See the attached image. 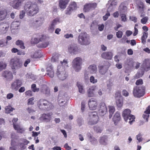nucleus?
I'll return each mask as SVG.
<instances>
[{
  "label": "nucleus",
  "mask_w": 150,
  "mask_h": 150,
  "mask_svg": "<svg viewBox=\"0 0 150 150\" xmlns=\"http://www.w3.org/2000/svg\"><path fill=\"white\" fill-rule=\"evenodd\" d=\"M109 66L110 63L109 62L104 61L98 66L99 73L102 75L105 74L108 71Z\"/></svg>",
  "instance_id": "obj_8"
},
{
  "label": "nucleus",
  "mask_w": 150,
  "mask_h": 150,
  "mask_svg": "<svg viewBox=\"0 0 150 150\" xmlns=\"http://www.w3.org/2000/svg\"><path fill=\"white\" fill-rule=\"evenodd\" d=\"M113 85L112 82L109 80L107 83V87L108 89H110L111 87Z\"/></svg>",
  "instance_id": "obj_63"
},
{
  "label": "nucleus",
  "mask_w": 150,
  "mask_h": 150,
  "mask_svg": "<svg viewBox=\"0 0 150 150\" xmlns=\"http://www.w3.org/2000/svg\"><path fill=\"white\" fill-rule=\"evenodd\" d=\"M99 112L100 115L101 116H104L106 113L107 108L104 103H101L100 104Z\"/></svg>",
  "instance_id": "obj_18"
},
{
  "label": "nucleus",
  "mask_w": 150,
  "mask_h": 150,
  "mask_svg": "<svg viewBox=\"0 0 150 150\" xmlns=\"http://www.w3.org/2000/svg\"><path fill=\"white\" fill-rule=\"evenodd\" d=\"M109 108V118L110 119L112 117V115L115 111V109L114 106H108Z\"/></svg>",
  "instance_id": "obj_35"
},
{
  "label": "nucleus",
  "mask_w": 150,
  "mask_h": 150,
  "mask_svg": "<svg viewBox=\"0 0 150 150\" xmlns=\"http://www.w3.org/2000/svg\"><path fill=\"white\" fill-rule=\"evenodd\" d=\"M40 37L39 38H32L31 40V44H35L40 42Z\"/></svg>",
  "instance_id": "obj_40"
},
{
  "label": "nucleus",
  "mask_w": 150,
  "mask_h": 150,
  "mask_svg": "<svg viewBox=\"0 0 150 150\" xmlns=\"http://www.w3.org/2000/svg\"><path fill=\"white\" fill-rule=\"evenodd\" d=\"M90 4L92 10L94 9L97 7V4L96 3H90Z\"/></svg>",
  "instance_id": "obj_58"
},
{
  "label": "nucleus",
  "mask_w": 150,
  "mask_h": 150,
  "mask_svg": "<svg viewBox=\"0 0 150 150\" xmlns=\"http://www.w3.org/2000/svg\"><path fill=\"white\" fill-rule=\"evenodd\" d=\"M8 43V42L6 41L5 42V40L4 39H1L0 40V47H4L6 46Z\"/></svg>",
  "instance_id": "obj_51"
},
{
  "label": "nucleus",
  "mask_w": 150,
  "mask_h": 150,
  "mask_svg": "<svg viewBox=\"0 0 150 150\" xmlns=\"http://www.w3.org/2000/svg\"><path fill=\"white\" fill-rule=\"evenodd\" d=\"M148 19L149 18L148 17H145L141 19V22L143 24H145L146 23Z\"/></svg>",
  "instance_id": "obj_59"
},
{
  "label": "nucleus",
  "mask_w": 150,
  "mask_h": 150,
  "mask_svg": "<svg viewBox=\"0 0 150 150\" xmlns=\"http://www.w3.org/2000/svg\"><path fill=\"white\" fill-rule=\"evenodd\" d=\"M40 91L43 94L46 96H48L50 94V90L49 88L45 85H43L42 86Z\"/></svg>",
  "instance_id": "obj_25"
},
{
  "label": "nucleus",
  "mask_w": 150,
  "mask_h": 150,
  "mask_svg": "<svg viewBox=\"0 0 150 150\" xmlns=\"http://www.w3.org/2000/svg\"><path fill=\"white\" fill-rule=\"evenodd\" d=\"M125 64L126 65H128L129 67H131L132 66V62L130 59H127L126 61Z\"/></svg>",
  "instance_id": "obj_60"
},
{
  "label": "nucleus",
  "mask_w": 150,
  "mask_h": 150,
  "mask_svg": "<svg viewBox=\"0 0 150 150\" xmlns=\"http://www.w3.org/2000/svg\"><path fill=\"white\" fill-rule=\"evenodd\" d=\"M22 84V81L21 80H16L11 83V88L13 90H17L21 86Z\"/></svg>",
  "instance_id": "obj_15"
},
{
  "label": "nucleus",
  "mask_w": 150,
  "mask_h": 150,
  "mask_svg": "<svg viewBox=\"0 0 150 150\" xmlns=\"http://www.w3.org/2000/svg\"><path fill=\"white\" fill-rule=\"evenodd\" d=\"M110 14L108 12H107L105 15L103 16V19L104 21H106L108 18V17L110 16Z\"/></svg>",
  "instance_id": "obj_64"
},
{
  "label": "nucleus",
  "mask_w": 150,
  "mask_h": 150,
  "mask_svg": "<svg viewBox=\"0 0 150 150\" xmlns=\"http://www.w3.org/2000/svg\"><path fill=\"white\" fill-rule=\"evenodd\" d=\"M113 56V52H104L101 55L103 58L108 60H111Z\"/></svg>",
  "instance_id": "obj_19"
},
{
  "label": "nucleus",
  "mask_w": 150,
  "mask_h": 150,
  "mask_svg": "<svg viewBox=\"0 0 150 150\" xmlns=\"http://www.w3.org/2000/svg\"><path fill=\"white\" fill-rule=\"evenodd\" d=\"M91 8V7L90 3L86 4L84 6L83 11L85 12H87L91 11L92 10Z\"/></svg>",
  "instance_id": "obj_38"
},
{
  "label": "nucleus",
  "mask_w": 150,
  "mask_h": 150,
  "mask_svg": "<svg viewBox=\"0 0 150 150\" xmlns=\"http://www.w3.org/2000/svg\"><path fill=\"white\" fill-rule=\"evenodd\" d=\"M142 67L144 70L146 71H148L150 69V64H149L147 63L146 64L144 63Z\"/></svg>",
  "instance_id": "obj_43"
},
{
  "label": "nucleus",
  "mask_w": 150,
  "mask_h": 150,
  "mask_svg": "<svg viewBox=\"0 0 150 150\" xmlns=\"http://www.w3.org/2000/svg\"><path fill=\"white\" fill-rule=\"evenodd\" d=\"M14 110V109L11 106H8L5 108V112L7 114L11 113Z\"/></svg>",
  "instance_id": "obj_42"
},
{
  "label": "nucleus",
  "mask_w": 150,
  "mask_h": 150,
  "mask_svg": "<svg viewBox=\"0 0 150 150\" xmlns=\"http://www.w3.org/2000/svg\"><path fill=\"white\" fill-rule=\"evenodd\" d=\"M31 88L33 91L34 92H38L39 91V88H37L35 84H33L32 85Z\"/></svg>",
  "instance_id": "obj_49"
},
{
  "label": "nucleus",
  "mask_w": 150,
  "mask_h": 150,
  "mask_svg": "<svg viewBox=\"0 0 150 150\" xmlns=\"http://www.w3.org/2000/svg\"><path fill=\"white\" fill-rule=\"evenodd\" d=\"M89 140L91 143L93 144H96L97 142L96 139L94 137H92Z\"/></svg>",
  "instance_id": "obj_61"
},
{
  "label": "nucleus",
  "mask_w": 150,
  "mask_h": 150,
  "mask_svg": "<svg viewBox=\"0 0 150 150\" xmlns=\"http://www.w3.org/2000/svg\"><path fill=\"white\" fill-rule=\"evenodd\" d=\"M122 35L123 33L122 31L119 30L116 33V36L118 38H121Z\"/></svg>",
  "instance_id": "obj_57"
},
{
  "label": "nucleus",
  "mask_w": 150,
  "mask_h": 150,
  "mask_svg": "<svg viewBox=\"0 0 150 150\" xmlns=\"http://www.w3.org/2000/svg\"><path fill=\"white\" fill-rule=\"evenodd\" d=\"M6 66V64L4 62H0V72L5 69Z\"/></svg>",
  "instance_id": "obj_48"
},
{
  "label": "nucleus",
  "mask_w": 150,
  "mask_h": 150,
  "mask_svg": "<svg viewBox=\"0 0 150 150\" xmlns=\"http://www.w3.org/2000/svg\"><path fill=\"white\" fill-rule=\"evenodd\" d=\"M77 86L79 89V92L81 93L84 94L85 91L83 84L79 82H78L77 83Z\"/></svg>",
  "instance_id": "obj_28"
},
{
  "label": "nucleus",
  "mask_w": 150,
  "mask_h": 150,
  "mask_svg": "<svg viewBox=\"0 0 150 150\" xmlns=\"http://www.w3.org/2000/svg\"><path fill=\"white\" fill-rule=\"evenodd\" d=\"M89 118L88 124V125H92L96 124L98 121L99 117L97 113L95 112H90L89 114Z\"/></svg>",
  "instance_id": "obj_7"
},
{
  "label": "nucleus",
  "mask_w": 150,
  "mask_h": 150,
  "mask_svg": "<svg viewBox=\"0 0 150 150\" xmlns=\"http://www.w3.org/2000/svg\"><path fill=\"white\" fill-rule=\"evenodd\" d=\"M119 9L120 14H121L126 12L127 10V8L126 6L121 4L119 7Z\"/></svg>",
  "instance_id": "obj_34"
},
{
  "label": "nucleus",
  "mask_w": 150,
  "mask_h": 150,
  "mask_svg": "<svg viewBox=\"0 0 150 150\" xmlns=\"http://www.w3.org/2000/svg\"><path fill=\"white\" fill-rule=\"evenodd\" d=\"M46 69L47 75L51 78L53 77L54 76V70L51 64H49L47 65Z\"/></svg>",
  "instance_id": "obj_17"
},
{
  "label": "nucleus",
  "mask_w": 150,
  "mask_h": 150,
  "mask_svg": "<svg viewBox=\"0 0 150 150\" xmlns=\"http://www.w3.org/2000/svg\"><path fill=\"white\" fill-rule=\"evenodd\" d=\"M26 11L24 10H22L20 11L19 16L20 19L23 18L25 15Z\"/></svg>",
  "instance_id": "obj_56"
},
{
  "label": "nucleus",
  "mask_w": 150,
  "mask_h": 150,
  "mask_svg": "<svg viewBox=\"0 0 150 150\" xmlns=\"http://www.w3.org/2000/svg\"><path fill=\"white\" fill-rule=\"evenodd\" d=\"M116 103L117 106L118 108H121L123 104V99L121 96L116 98Z\"/></svg>",
  "instance_id": "obj_26"
},
{
  "label": "nucleus",
  "mask_w": 150,
  "mask_h": 150,
  "mask_svg": "<svg viewBox=\"0 0 150 150\" xmlns=\"http://www.w3.org/2000/svg\"><path fill=\"white\" fill-rule=\"evenodd\" d=\"M78 41L81 45H87L91 42L89 36L85 32H81L79 35Z\"/></svg>",
  "instance_id": "obj_3"
},
{
  "label": "nucleus",
  "mask_w": 150,
  "mask_h": 150,
  "mask_svg": "<svg viewBox=\"0 0 150 150\" xmlns=\"http://www.w3.org/2000/svg\"><path fill=\"white\" fill-rule=\"evenodd\" d=\"M120 115L118 112H116L113 118V121L114 122V124L116 125L118 121L120 120Z\"/></svg>",
  "instance_id": "obj_29"
},
{
  "label": "nucleus",
  "mask_w": 150,
  "mask_h": 150,
  "mask_svg": "<svg viewBox=\"0 0 150 150\" xmlns=\"http://www.w3.org/2000/svg\"><path fill=\"white\" fill-rule=\"evenodd\" d=\"M24 8L27 14L30 16H34L39 11V8L37 5L35 4L30 2L26 3Z\"/></svg>",
  "instance_id": "obj_1"
},
{
  "label": "nucleus",
  "mask_w": 150,
  "mask_h": 150,
  "mask_svg": "<svg viewBox=\"0 0 150 150\" xmlns=\"http://www.w3.org/2000/svg\"><path fill=\"white\" fill-rule=\"evenodd\" d=\"M24 0H14L10 2L11 6L14 8L19 9Z\"/></svg>",
  "instance_id": "obj_14"
},
{
  "label": "nucleus",
  "mask_w": 150,
  "mask_h": 150,
  "mask_svg": "<svg viewBox=\"0 0 150 150\" xmlns=\"http://www.w3.org/2000/svg\"><path fill=\"white\" fill-rule=\"evenodd\" d=\"M144 91L141 87L137 86L134 87L133 89V95L136 98H139L144 95Z\"/></svg>",
  "instance_id": "obj_9"
},
{
  "label": "nucleus",
  "mask_w": 150,
  "mask_h": 150,
  "mask_svg": "<svg viewBox=\"0 0 150 150\" xmlns=\"http://www.w3.org/2000/svg\"><path fill=\"white\" fill-rule=\"evenodd\" d=\"M16 45L18 46L22 49H25V47L24 45V43L21 40H17L16 42Z\"/></svg>",
  "instance_id": "obj_33"
},
{
  "label": "nucleus",
  "mask_w": 150,
  "mask_h": 150,
  "mask_svg": "<svg viewBox=\"0 0 150 150\" xmlns=\"http://www.w3.org/2000/svg\"><path fill=\"white\" fill-rule=\"evenodd\" d=\"M10 24L8 23H1L0 34H6L9 30Z\"/></svg>",
  "instance_id": "obj_11"
},
{
  "label": "nucleus",
  "mask_w": 150,
  "mask_h": 150,
  "mask_svg": "<svg viewBox=\"0 0 150 150\" xmlns=\"http://www.w3.org/2000/svg\"><path fill=\"white\" fill-rule=\"evenodd\" d=\"M59 55L57 54H54L51 58V61L52 62H58L59 60Z\"/></svg>",
  "instance_id": "obj_37"
},
{
  "label": "nucleus",
  "mask_w": 150,
  "mask_h": 150,
  "mask_svg": "<svg viewBox=\"0 0 150 150\" xmlns=\"http://www.w3.org/2000/svg\"><path fill=\"white\" fill-rule=\"evenodd\" d=\"M131 112L130 109H125L123 111L122 115L125 120L127 122L129 120V123L132 125V122L134 121L135 117L134 115L130 114Z\"/></svg>",
  "instance_id": "obj_5"
},
{
  "label": "nucleus",
  "mask_w": 150,
  "mask_h": 150,
  "mask_svg": "<svg viewBox=\"0 0 150 150\" xmlns=\"http://www.w3.org/2000/svg\"><path fill=\"white\" fill-rule=\"evenodd\" d=\"M13 127L14 129L17 131L18 133H23L25 130V129L23 127H21L18 125H16L13 123Z\"/></svg>",
  "instance_id": "obj_27"
},
{
  "label": "nucleus",
  "mask_w": 150,
  "mask_h": 150,
  "mask_svg": "<svg viewBox=\"0 0 150 150\" xmlns=\"http://www.w3.org/2000/svg\"><path fill=\"white\" fill-rule=\"evenodd\" d=\"M72 67L75 71L78 72L81 69L82 59L80 57L75 58L72 61Z\"/></svg>",
  "instance_id": "obj_6"
},
{
  "label": "nucleus",
  "mask_w": 150,
  "mask_h": 150,
  "mask_svg": "<svg viewBox=\"0 0 150 150\" xmlns=\"http://www.w3.org/2000/svg\"><path fill=\"white\" fill-rule=\"evenodd\" d=\"M40 42L38 44V46L39 47L45 48L47 47L49 44V42L47 40L45 37L44 35H41L40 38Z\"/></svg>",
  "instance_id": "obj_13"
},
{
  "label": "nucleus",
  "mask_w": 150,
  "mask_h": 150,
  "mask_svg": "<svg viewBox=\"0 0 150 150\" xmlns=\"http://www.w3.org/2000/svg\"><path fill=\"white\" fill-rule=\"evenodd\" d=\"M137 140L139 142H142V136L140 134H138L136 136Z\"/></svg>",
  "instance_id": "obj_62"
},
{
  "label": "nucleus",
  "mask_w": 150,
  "mask_h": 150,
  "mask_svg": "<svg viewBox=\"0 0 150 150\" xmlns=\"http://www.w3.org/2000/svg\"><path fill=\"white\" fill-rule=\"evenodd\" d=\"M15 142L13 139L11 141V146L9 148V150H17Z\"/></svg>",
  "instance_id": "obj_39"
},
{
  "label": "nucleus",
  "mask_w": 150,
  "mask_h": 150,
  "mask_svg": "<svg viewBox=\"0 0 150 150\" xmlns=\"http://www.w3.org/2000/svg\"><path fill=\"white\" fill-rule=\"evenodd\" d=\"M105 92V89L103 88L99 89L97 92L98 95L100 96H101L103 95Z\"/></svg>",
  "instance_id": "obj_54"
},
{
  "label": "nucleus",
  "mask_w": 150,
  "mask_h": 150,
  "mask_svg": "<svg viewBox=\"0 0 150 150\" xmlns=\"http://www.w3.org/2000/svg\"><path fill=\"white\" fill-rule=\"evenodd\" d=\"M110 6L112 7H114L117 5V2L116 0H110L108 1Z\"/></svg>",
  "instance_id": "obj_44"
},
{
  "label": "nucleus",
  "mask_w": 150,
  "mask_h": 150,
  "mask_svg": "<svg viewBox=\"0 0 150 150\" xmlns=\"http://www.w3.org/2000/svg\"><path fill=\"white\" fill-rule=\"evenodd\" d=\"M10 64L11 65V69L14 74H16L17 71L21 68L23 65L20 59L17 57H14L11 59Z\"/></svg>",
  "instance_id": "obj_2"
},
{
  "label": "nucleus",
  "mask_w": 150,
  "mask_h": 150,
  "mask_svg": "<svg viewBox=\"0 0 150 150\" xmlns=\"http://www.w3.org/2000/svg\"><path fill=\"white\" fill-rule=\"evenodd\" d=\"M90 82L93 84H95L98 82V80L95 79V77L93 76H91L90 78Z\"/></svg>",
  "instance_id": "obj_46"
},
{
  "label": "nucleus",
  "mask_w": 150,
  "mask_h": 150,
  "mask_svg": "<svg viewBox=\"0 0 150 150\" xmlns=\"http://www.w3.org/2000/svg\"><path fill=\"white\" fill-rule=\"evenodd\" d=\"M88 104L90 109L96 110L97 108L98 103L96 100L93 98L91 99L88 101Z\"/></svg>",
  "instance_id": "obj_16"
},
{
  "label": "nucleus",
  "mask_w": 150,
  "mask_h": 150,
  "mask_svg": "<svg viewBox=\"0 0 150 150\" xmlns=\"http://www.w3.org/2000/svg\"><path fill=\"white\" fill-rule=\"evenodd\" d=\"M68 52L71 54H76L79 52L78 47L76 44H71L68 46Z\"/></svg>",
  "instance_id": "obj_10"
},
{
  "label": "nucleus",
  "mask_w": 150,
  "mask_h": 150,
  "mask_svg": "<svg viewBox=\"0 0 150 150\" xmlns=\"http://www.w3.org/2000/svg\"><path fill=\"white\" fill-rule=\"evenodd\" d=\"M7 16V13L5 11H0V21L5 19Z\"/></svg>",
  "instance_id": "obj_31"
},
{
  "label": "nucleus",
  "mask_w": 150,
  "mask_h": 150,
  "mask_svg": "<svg viewBox=\"0 0 150 150\" xmlns=\"http://www.w3.org/2000/svg\"><path fill=\"white\" fill-rule=\"evenodd\" d=\"M107 137L106 136H105L100 137L99 142L101 144L104 145H107Z\"/></svg>",
  "instance_id": "obj_30"
},
{
  "label": "nucleus",
  "mask_w": 150,
  "mask_h": 150,
  "mask_svg": "<svg viewBox=\"0 0 150 150\" xmlns=\"http://www.w3.org/2000/svg\"><path fill=\"white\" fill-rule=\"evenodd\" d=\"M55 27V26L52 24L51 23V25H49L48 27V30L51 33H53Z\"/></svg>",
  "instance_id": "obj_52"
},
{
  "label": "nucleus",
  "mask_w": 150,
  "mask_h": 150,
  "mask_svg": "<svg viewBox=\"0 0 150 150\" xmlns=\"http://www.w3.org/2000/svg\"><path fill=\"white\" fill-rule=\"evenodd\" d=\"M73 11V10L69 6L65 11V14L67 15H69Z\"/></svg>",
  "instance_id": "obj_50"
},
{
  "label": "nucleus",
  "mask_w": 150,
  "mask_h": 150,
  "mask_svg": "<svg viewBox=\"0 0 150 150\" xmlns=\"http://www.w3.org/2000/svg\"><path fill=\"white\" fill-rule=\"evenodd\" d=\"M20 25V22L18 21H13L11 24V28L12 29H17Z\"/></svg>",
  "instance_id": "obj_32"
},
{
  "label": "nucleus",
  "mask_w": 150,
  "mask_h": 150,
  "mask_svg": "<svg viewBox=\"0 0 150 150\" xmlns=\"http://www.w3.org/2000/svg\"><path fill=\"white\" fill-rule=\"evenodd\" d=\"M2 76L4 80L8 81H11L13 79V76L12 72L8 70L4 71L2 74Z\"/></svg>",
  "instance_id": "obj_12"
},
{
  "label": "nucleus",
  "mask_w": 150,
  "mask_h": 150,
  "mask_svg": "<svg viewBox=\"0 0 150 150\" xmlns=\"http://www.w3.org/2000/svg\"><path fill=\"white\" fill-rule=\"evenodd\" d=\"M44 19L41 17H40L37 18L35 22H34L31 24L33 26H35L36 27H38L41 26L43 23L44 22Z\"/></svg>",
  "instance_id": "obj_21"
},
{
  "label": "nucleus",
  "mask_w": 150,
  "mask_h": 150,
  "mask_svg": "<svg viewBox=\"0 0 150 150\" xmlns=\"http://www.w3.org/2000/svg\"><path fill=\"white\" fill-rule=\"evenodd\" d=\"M69 1L70 0H59V7L61 9H65L67 7Z\"/></svg>",
  "instance_id": "obj_22"
},
{
  "label": "nucleus",
  "mask_w": 150,
  "mask_h": 150,
  "mask_svg": "<svg viewBox=\"0 0 150 150\" xmlns=\"http://www.w3.org/2000/svg\"><path fill=\"white\" fill-rule=\"evenodd\" d=\"M38 105L39 108L42 110H49L53 108L52 105L50 102L44 99L40 100L38 102Z\"/></svg>",
  "instance_id": "obj_4"
},
{
  "label": "nucleus",
  "mask_w": 150,
  "mask_h": 150,
  "mask_svg": "<svg viewBox=\"0 0 150 150\" xmlns=\"http://www.w3.org/2000/svg\"><path fill=\"white\" fill-rule=\"evenodd\" d=\"M94 129L97 132L101 133L103 130L102 128L100 127L96 126L94 127Z\"/></svg>",
  "instance_id": "obj_53"
},
{
  "label": "nucleus",
  "mask_w": 150,
  "mask_h": 150,
  "mask_svg": "<svg viewBox=\"0 0 150 150\" xmlns=\"http://www.w3.org/2000/svg\"><path fill=\"white\" fill-rule=\"evenodd\" d=\"M88 69L91 74H95L97 71L96 66L94 64L90 65L88 67Z\"/></svg>",
  "instance_id": "obj_24"
},
{
  "label": "nucleus",
  "mask_w": 150,
  "mask_h": 150,
  "mask_svg": "<svg viewBox=\"0 0 150 150\" xmlns=\"http://www.w3.org/2000/svg\"><path fill=\"white\" fill-rule=\"evenodd\" d=\"M96 87L92 86L90 87L87 90L88 96L89 97H93L95 96Z\"/></svg>",
  "instance_id": "obj_23"
},
{
  "label": "nucleus",
  "mask_w": 150,
  "mask_h": 150,
  "mask_svg": "<svg viewBox=\"0 0 150 150\" xmlns=\"http://www.w3.org/2000/svg\"><path fill=\"white\" fill-rule=\"evenodd\" d=\"M59 69H60V68L59 67L57 71V76L60 80H63L66 78L67 76V74L66 71H63L62 73L60 72Z\"/></svg>",
  "instance_id": "obj_20"
},
{
  "label": "nucleus",
  "mask_w": 150,
  "mask_h": 150,
  "mask_svg": "<svg viewBox=\"0 0 150 150\" xmlns=\"http://www.w3.org/2000/svg\"><path fill=\"white\" fill-rule=\"evenodd\" d=\"M120 16H121L122 21L125 22L127 21V17L125 14L123 13L120 14Z\"/></svg>",
  "instance_id": "obj_55"
},
{
  "label": "nucleus",
  "mask_w": 150,
  "mask_h": 150,
  "mask_svg": "<svg viewBox=\"0 0 150 150\" xmlns=\"http://www.w3.org/2000/svg\"><path fill=\"white\" fill-rule=\"evenodd\" d=\"M40 119L43 120L47 122H50L51 120V119L48 118V117H47L46 114H42L41 117H40Z\"/></svg>",
  "instance_id": "obj_41"
},
{
  "label": "nucleus",
  "mask_w": 150,
  "mask_h": 150,
  "mask_svg": "<svg viewBox=\"0 0 150 150\" xmlns=\"http://www.w3.org/2000/svg\"><path fill=\"white\" fill-rule=\"evenodd\" d=\"M69 6L73 11L76 10L77 8L76 4L75 2L71 3Z\"/></svg>",
  "instance_id": "obj_45"
},
{
  "label": "nucleus",
  "mask_w": 150,
  "mask_h": 150,
  "mask_svg": "<svg viewBox=\"0 0 150 150\" xmlns=\"http://www.w3.org/2000/svg\"><path fill=\"white\" fill-rule=\"evenodd\" d=\"M60 19L58 18H57L54 19L52 22L51 23L52 24L55 26L58 23H60Z\"/></svg>",
  "instance_id": "obj_47"
},
{
  "label": "nucleus",
  "mask_w": 150,
  "mask_h": 150,
  "mask_svg": "<svg viewBox=\"0 0 150 150\" xmlns=\"http://www.w3.org/2000/svg\"><path fill=\"white\" fill-rule=\"evenodd\" d=\"M61 65L63 67L66 68L68 67V61L67 59H64L62 61L60 62Z\"/></svg>",
  "instance_id": "obj_36"
}]
</instances>
